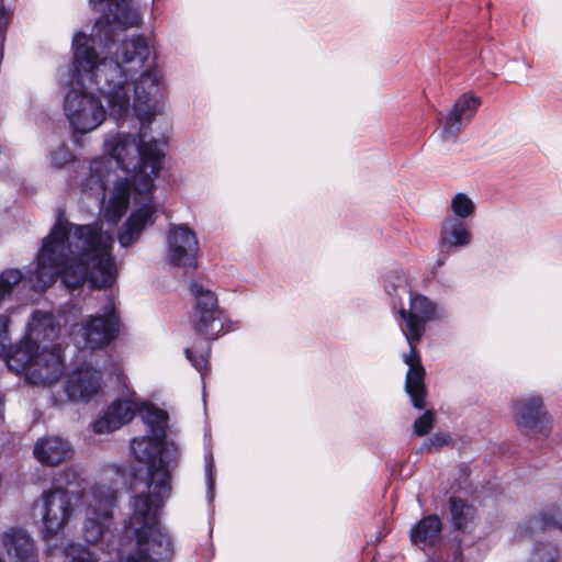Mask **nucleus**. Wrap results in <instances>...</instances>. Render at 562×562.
<instances>
[{
    "label": "nucleus",
    "mask_w": 562,
    "mask_h": 562,
    "mask_svg": "<svg viewBox=\"0 0 562 562\" xmlns=\"http://www.w3.org/2000/svg\"><path fill=\"white\" fill-rule=\"evenodd\" d=\"M90 5L102 12L95 22L93 34L88 37L78 32L74 36L75 79L81 88L72 89L65 98V115L76 134H87L98 128L105 120V110L92 93L93 87L105 99L110 114L123 119L131 109L142 123L137 135L116 133L106 136L104 150L132 180L115 183L112 195L104 207L103 216L109 223H117L125 214L130 199L139 207L131 213L119 233L122 247L133 245L145 227L154 223L156 207L153 204L154 180L158 177L164 159L160 144L148 138L145 125L160 113V74L147 41L135 36L124 41L115 50V59H99L90 43H104L111 52L119 32L138 26L140 14L133 0H89Z\"/></svg>",
    "instance_id": "1"
},
{
    "label": "nucleus",
    "mask_w": 562,
    "mask_h": 562,
    "mask_svg": "<svg viewBox=\"0 0 562 562\" xmlns=\"http://www.w3.org/2000/svg\"><path fill=\"white\" fill-rule=\"evenodd\" d=\"M168 498L150 499L148 495H135L132 513L125 525L127 537L134 538L137 554H130L121 562H169L172 542L159 522V513Z\"/></svg>",
    "instance_id": "2"
},
{
    "label": "nucleus",
    "mask_w": 562,
    "mask_h": 562,
    "mask_svg": "<svg viewBox=\"0 0 562 562\" xmlns=\"http://www.w3.org/2000/svg\"><path fill=\"white\" fill-rule=\"evenodd\" d=\"M400 315L406 324V329H403V334L411 347L409 352L404 355L403 358L404 362L408 366L405 390L411 397L413 406L417 409H423L426 398L425 369L416 350V344L425 333V324L437 317L436 306L424 295L411 294L409 310L401 308Z\"/></svg>",
    "instance_id": "3"
},
{
    "label": "nucleus",
    "mask_w": 562,
    "mask_h": 562,
    "mask_svg": "<svg viewBox=\"0 0 562 562\" xmlns=\"http://www.w3.org/2000/svg\"><path fill=\"white\" fill-rule=\"evenodd\" d=\"M164 441L151 435L132 439L131 450L135 460L147 465L146 490L136 495H148L150 499L170 497L172 460L169 457L176 459L178 449L173 445L164 448Z\"/></svg>",
    "instance_id": "4"
},
{
    "label": "nucleus",
    "mask_w": 562,
    "mask_h": 562,
    "mask_svg": "<svg viewBox=\"0 0 562 562\" xmlns=\"http://www.w3.org/2000/svg\"><path fill=\"white\" fill-rule=\"evenodd\" d=\"M5 363L14 373H24L26 380L37 386H49L64 373L61 349L58 345L50 348L32 345L18 346L8 355Z\"/></svg>",
    "instance_id": "5"
},
{
    "label": "nucleus",
    "mask_w": 562,
    "mask_h": 562,
    "mask_svg": "<svg viewBox=\"0 0 562 562\" xmlns=\"http://www.w3.org/2000/svg\"><path fill=\"white\" fill-rule=\"evenodd\" d=\"M85 498L87 508L82 536L87 542L97 543L111 522L112 510L116 504V492L104 484H95Z\"/></svg>",
    "instance_id": "6"
},
{
    "label": "nucleus",
    "mask_w": 562,
    "mask_h": 562,
    "mask_svg": "<svg viewBox=\"0 0 562 562\" xmlns=\"http://www.w3.org/2000/svg\"><path fill=\"white\" fill-rule=\"evenodd\" d=\"M119 330L120 319L114 302L112 297H108L103 313L91 315L86 322L74 326L72 335L76 336V342L82 348L93 350L108 346L116 338Z\"/></svg>",
    "instance_id": "7"
},
{
    "label": "nucleus",
    "mask_w": 562,
    "mask_h": 562,
    "mask_svg": "<svg viewBox=\"0 0 562 562\" xmlns=\"http://www.w3.org/2000/svg\"><path fill=\"white\" fill-rule=\"evenodd\" d=\"M40 507L42 532L44 538L57 536L70 521L74 507L67 491L48 488L44 491L37 502Z\"/></svg>",
    "instance_id": "8"
},
{
    "label": "nucleus",
    "mask_w": 562,
    "mask_h": 562,
    "mask_svg": "<svg viewBox=\"0 0 562 562\" xmlns=\"http://www.w3.org/2000/svg\"><path fill=\"white\" fill-rule=\"evenodd\" d=\"M191 291L195 299L191 319L195 333L206 339H216L224 328V323L215 293L196 282L191 284Z\"/></svg>",
    "instance_id": "9"
},
{
    "label": "nucleus",
    "mask_w": 562,
    "mask_h": 562,
    "mask_svg": "<svg viewBox=\"0 0 562 562\" xmlns=\"http://www.w3.org/2000/svg\"><path fill=\"white\" fill-rule=\"evenodd\" d=\"M512 407L514 420L521 432L536 439H546L550 436L552 420L540 396L531 395L517 400Z\"/></svg>",
    "instance_id": "10"
},
{
    "label": "nucleus",
    "mask_w": 562,
    "mask_h": 562,
    "mask_svg": "<svg viewBox=\"0 0 562 562\" xmlns=\"http://www.w3.org/2000/svg\"><path fill=\"white\" fill-rule=\"evenodd\" d=\"M199 241L194 232L184 224L170 225L167 235V259L169 263L183 269L198 266Z\"/></svg>",
    "instance_id": "11"
},
{
    "label": "nucleus",
    "mask_w": 562,
    "mask_h": 562,
    "mask_svg": "<svg viewBox=\"0 0 562 562\" xmlns=\"http://www.w3.org/2000/svg\"><path fill=\"white\" fill-rule=\"evenodd\" d=\"M481 105V99L472 94H462L445 119L441 136L445 140L456 142L463 123H469Z\"/></svg>",
    "instance_id": "12"
},
{
    "label": "nucleus",
    "mask_w": 562,
    "mask_h": 562,
    "mask_svg": "<svg viewBox=\"0 0 562 562\" xmlns=\"http://www.w3.org/2000/svg\"><path fill=\"white\" fill-rule=\"evenodd\" d=\"M100 371L91 368L75 370L66 383V393L70 401L89 402L101 390Z\"/></svg>",
    "instance_id": "13"
},
{
    "label": "nucleus",
    "mask_w": 562,
    "mask_h": 562,
    "mask_svg": "<svg viewBox=\"0 0 562 562\" xmlns=\"http://www.w3.org/2000/svg\"><path fill=\"white\" fill-rule=\"evenodd\" d=\"M70 442L58 436L38 438L33 448L34 458L43 465L57 467L72 457Z\"/></svg>",
    "instance_id": "14"
},
{
    "label": "nucleus",
    "mask_w": 562,
    "mask_h": 562,
    "mask_svg": "<svg viewBox=\"0 0 562 562\" xmlns=\"http://www.w3.org/2000/svg\"><path fill=\"white\" fill-rule=\"evenodd\" d=\"M2 543L11 562H38L34 541L25 530L10 528L2 535Z\"/></svg>",
    "instance_id": "15"
},
{
    "label": "nucleus",
    "mask_w": 562,
    "mask_h": 562,
    "mask_svg": "<svg viewBox=\"0 0 562 562\" xmlns=\"http://www.w3.org/2000/svg\"><path fill=\"white\" fill-rule=\"evenodd\" d=\"M60 331V325L48 312L35 311L27 323L26 337L19 346L32 345L41 347L43 341H53Z\"/></svg>",
    "instance_id": "16"
},
{
    "label": "nucleus",
    "mask_w": 562,
    "mask_h": 562,
    "mask_svg": "<svg viewBox=\"0 0 562 562\" xmlns=\"http://www.w3.org/2000/svg\"><path fill=\"white\" fill-rule=\"evenodd\" d=\"M135 415V405L130 401L114 402L105 414L97 419L93 429L97 434H106L130 423Z\"/></svg>",
    "instance_id": "17"
},
{
    "label": "nucleus",
    "mask_w": 562,
    "mask_h": 562,
    "mask_svg": "<svg viewBox=\"0 0 562 562\" xmlns=\"http://www.w3.org/2000/svg\"><path fill=\"white\" fill-rule=\"evenodd\" d=\"M111 161L104 157L93 159L86 169V179L81 182V190L97 196L104 198V191L111 176Z\"/></svg>",
    "instance_id": "18"
},
{
    "label": "nucleus",
    "mask_w": 562,
    "mask_h": 562,
    "mask_svg": "<svg viewBox=\"0 0 562 562\" xmlns=\"http://www.w3.org/2000/svg\"><path fill=\"white\" fill-rule=\"evenodd\" d=\"M440 535L441 520L437 515L422 518L409 531L412 543L422 549L434 547L439 541Z\"/></svg>",
    "instance_id": "19"
},
{
    "label": "nucleus",
    "mask_w": 562,
    "mask_h": 562,
    "mask_svg": "<svg viewBox=\"0 0 562 562\" xmlns=\"http://www.w3.org/2000/svg\"><path fill=\"white\" fill-rule=\"evenodd\" d=\"M441 244L446 247H465L471 244L472 234L459 218H446L440 231Z\"/></svg>",
    "instance_id": "20"
},
{
    "label": "nucleus",
    "mask_w": 562,
    "mask_h": 562,
    "mask_svg": "<svg viewBox=\"0 0 562 562\" xmlns=\"http://www.w3.org/2000/svg\"><path fill=\"white\" fill-rule=\"evenodd\" d=\"M451 520L454 529L468 532L473 529L476 518V508L458 497L449 499Z\"/></svg>",
    "instance_id": "21"
},
{
    "label": "nucleus",
    "mask_w": 562,
    "mask_h": 562,
    "mask_svg": "<svg viewBox=\"0 0 562 562\" xmlns=\"http://www.w3.org/2000/svg\"><path fill=\"white\" fill-rule=\"evenodd\" d=\"M83 484V471L76 467H70L55 475L52 487L67 491L70 497L71 494H79Z\"/></svg>",
    "instance_id": "22"
},
{
    "label": "nucleus",
    "mask_w": 562,
    "mask_h": 562,
    "mask_svg": "<svg viewBox=\"0 0 562 562\" xmlns=\"http://www.w3.org/2000/svg\"><path fill=\"white\" fill-rule=\"evenodd\" d=\"M140 417L147 425L149 435L158 439L166 438L167 414L153 405H144L140 411Z\"/></svg>",
    "instance_id": "23"
},
{
    "label": "nucleus",
    "mask_w": 562,
    "mask_h": 562,
    "mask_svg": "<svg viewBox=\"0 0 562 562\" xmlns=\"http://www.w3.org/2000/svg\"><path fill=\"white\" fill-rule=\"evenodd\" d=\"M553 528L561 529L562 524L558 518V512L554 508H550L532 518L525 527V530L529 533H535L537 531H547Z\"/></svg>",
    "instance_id": "24"
},
{
    "label": "nucleus",
    "mask_w": 562,
    "mask_h": 562,
    "mask_svg": "<svg viewBox=\"0 0 562 562\" xmlns=\"http://www.w3.org/2000/svg\"><path fill=\"white\" fill-rule=\"evenodd\" d=\"M475 203L473 200L465 193L459 192L451 199V211L454 215L453 218H459L463 221L465 218H470L475 213Z\"/></svg>",
    "instance_id": "25"
},
{
    "label": "nucleus",
    "mask_w": 562,
    "mask_h": 562,
    "mask_svg": "<svg viewBox=\"0 0 562 562\" xmlns=\"http://www.w3.org/2000/svg\"><path fill=\"white\" fill-rule=\"evenodd\" d=\"M64 552L65 558H69L72 562H100L94 551L80 543L68 544Z\"/></svg>",
    "instance_id": "26"
},
{
    "label": "nucleus",
    "mask_w": 562,
    "mask_h": 562,
    "mask_svg": "<svg viewBox=\"0 0 562 562\" xmlns=\"http://www.w3.org/2000/svg\"><path fill=\"white\" fill-rule=\"evenodd\" d=\"M434 426V416L430 411L425 412L420 417H418L414 423V432L422 437L427 435Z\"/></svg>",
    "instance_id": "27"
},
{
    "label": "nucleus",
    "mask_w": 562,
    "mask_h": 562,
    "mask_svg": "<svg viewBox=\"0 0 562 562\" xmlns=\"http://www.w3.org/2000/svg\"><path fill=\"white\" fill-rule=\"evenodd\" d=\"M186 356L191 361L192 366L202 374L209 367V350L205 353L194 355L192 349H186Z\"/></svg>",
    "instance_id": "28"
},
{
    "label": "nucleus",
    "mask_w": 562,
    "mask_h": 562,
    "mask_svg": "<svg viewBox=\"0 0 562 562\" xmlns=\"http://www.w3.org/2000/svg\"><path fill=\"white\" fill-rule=\"evenodd\" d=\"M50 160L55 167L60 168L72 160V154L67 147L60 146L52 153Z\"/></svg>",
    "instance_id": "29"
},
{
    "label": "nucleus",
    "mask_w": 562,
    "mask_h": 562,
    "mask_svg": "<svg viewBox=\"0 0 562 562\" xmlns=\"http://www.w3.org/2000/svg\"><path fill=\"white\" fill-rule=\"evenodd\" d=\"M450 442V436L447 434H435L424 443V448L430 451L431 449L438 450Z\"/></svg>",
    "instance_id": "30"
},
{
    "label": "nucleus",
    "mask_w": 562,
    "mask_h": 562,
    "mask_svg": "<svg viewBox=\"0 0 562 562\" xmlns=\"http://www.w3.org/2000/svg\"><path fill=\"white\" fill-rule=\"evenodd\" d=\"M428 562H462L461 553L458 550H454L452 553V559L449 557L443 558L442 555H437L430 558Z\"/></svg>",
    "instance_id": "31"
},
{
    "label": "nucleus",
    "mask_w": 562,
    "mask_h": 562,
    "mask_svg": "<svg viewBox=\"0 0 562 562\" xmlns=\"http://www.w3.org/2000/svg\"><path fill=\"white\" fill-rule=\"evenodd\" d=\"M10 22V13L4 8L0 7V34H3Z\"/></svg>",
    "instance_id": "32"
},
{
    "label": "nucleus",
    "mask_w": 562,
    "mask_h": 562,
    "mask_svg": "<svg viewBox=\"0 0 562 562\" xmlns=\"http://www.w3.org/2000/svg\"><path fill=\"white\" fill-rule=\"evenodd\" d=\"M206 473H207V476H209V485H210V488L213 487V479H212V464H209L207 468H206Z\"/></svg>",
    "instance_id": "33"
},
{
    "label": "nucleus",
    "mask_w": 562,
    "mask_h": 562,
    "mask_svg": "<svg viewBox=\"0 0 562 562\" xmlns=\"http://www.w3.org/2000/svg\"><path fill=\"white\" fill-rule=\"evenodd\" d=\"M3 419V402L0 398V422Z\"/></svg>",
    "instance_id": "34"
},
{
    "label": "nucleus",
    "mask_w": 562,
    "mask_h": 562,
    "mask_svg": "<svg viewBox=\"0 0 562 562\" xmlns=\"http://www.w3.org/2000/svg\"><path fill=\"white\" fill-rule=\"evenodd\" d=\"M385 290L389 294H391V290H390V286L389 285H385Z\"/></svg>",
    "instance_id": "35"
},
{
    "label": "nucleus",
    "mask_w": 562,
    "mask_h": 562,
    "mask_svg": "<svg viewBox=\"0 0 562 562\" xmlns=\"http://www.w3.org/2000/svg\"><path fill=\"white\" fill-rule=\"evenodd\" d=\"M0 562H2V560L0 559Z\"/></svg>",
    "instance_id": "36"
}]
</instances>
